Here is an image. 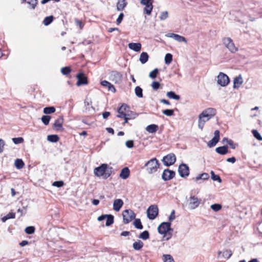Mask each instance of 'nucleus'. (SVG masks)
Here are the masks:
<instances>
[{
  "label": "nucleus",
  "mask_w": 262,
  "mask_h": 262,
  "mask_svg": "<svg viewBox=\"0 0 262 262\" xmlns=\"http://www.w3.org/2000/svg\"><path fill=\"white\" fill-rule=\"evenodd\" d=\"M165 36L168 37L172 38L174 40H176L177 41L180 42H184L185 43L187 42L186 39L184 37L181 36L180 35L177 34L172 33H167L165 35Z\"/></svg>",
  "instance_id": "obj_15"
},
{
  "label": "nucleus",
  "mask_w": 262,
  "mask_h": 262,
  "mask_svg": "<svg viewBox=\"0 0 262 262\" xmlns=\"http://www.w3.org/2000/svg\"><path fill=\"white\" fill-rule=\"evenodd\" d=\"M27 3L31 5L32 9H34L37 4V0H29Z\"/></svg>",
  "instance_id": "obj_54"
},
{
  "label": "nucleus",
  "mask_w": 262,
  "mask_h": 262,
  "mask_svg": "<svg viewBox=\"0 0 262 262\" xmlns=\"http://www.w3.org/2000/svg\"><path fill=\"white\" fill-rule=\"evenodd\" d=\"M53 20V16H50L46 17L43 21V23L45 26L50 25Z\"/></svg>",
  "instance_id": "obj_41"
},
{
  "label": "nucleus",
  "mask_w": 262,
  "mask_h": 262,
  "mask_svg": "<svg viewBox=\"0 0 262 262\" xmlns=\"http://www.w3.org/2000/svg\"><path fill=\"white\" fill-rule=\"evenodd\" d=\"M76 25L79 27L80 29H81L83 28V25L81 21L76 19Z\"/></svg>",
  "instance_id": "obj_64"
},
{
  "label": "nucleus",
  "mask_w": 262,
  "mask_h": 262,
  "mask_svg": "<svg viewBox=\"0 0 262 262\" xmlns=\"http://www.w3.org/2000/svg\"><path fill=\"white\" fill-rule=\"evenodd\" d=\"M159 163L156 158H152L149 160L145 164L146 167V171L149 174L156 172L159 167Z\"/></svg>",
  "instance_id": "obj_4"
},
{
  "label": "nucleus",
  "mask_w": 262,
  "mask_h": 262,
  "mask_svg": "<svg viewBox=\"0 0 262 262\" xmlns=\"http://www.w3.org/2000/svg\"><path fill=\"white\" fill-rule=\"evenodd\" d=\"M51 117L48 115H44L41 117V121L45 125H48L49 123Z\"/></svg>",
  "instance_id": "obj_43"
},
{
  "label": "nucleus",
  "mask_w": 262,
  "mask_h": 262,
  "mask_svg": "<svg viewBox=\"0 0 262 262\" xmlns=\"http://www.w3.org/2000/svg\"><path fill=\"white\" fill-rule=\"evenodd\" d=\"M209 178V176L207 173H203L201 174L198 175L194 179L195 181H198L200 180H208Z\"/></svg>",
  "instance_id": "obj_30"
},
{
  "label": "nucleus",
  "mask_w": 262,
  "mask_h": 262,
  "mask_svg": "<svg viewBox=\"0 0 262 262\" xmlns=\"http://www.w3.org/2000/svg\"><path fill=\"white\" fill-rule=\"evenodd\" d=\"M211 179L213 181H217L221 183L222 182V180L218 175L215 174L214 172L213 171H211Z\"/></svg>",
  "instance_id": "obj_47"
},
{
  "label": "nucleus",
  "mask_w": 262,
  "mask_h": 262,
  "mask_svg": "<svg viewBox=\"0 0 262 262\" xmlns=\"http://www.w3.org/2000/svg\"><path fill=\"white\" fill-rule=\"evenodd\" d=\"M216 114V110L209 107L204 110L199 116L198 127L203 129L205 123Z\"/></svg>",
  "instance_id": "obj_1"
},
{
  "label": "nucleus",
  "mask_w": 262,
  "mask_h": 262,
  "mask_svg": "<svg viewBox=\"0 0 262 262\" xmlns=\"http://www.w3.org/2000/svg\"><path fill=\"white\" fill-rule=\"evenodd\" d=\"M6 216L7 217V219H14L15 217V214L14 213H12V212L9 213Z\"/></svg>",
  "instance_id": "obj_61"
},
{
  "label": "nucleus",
  "mask_w": 262,
  "mask_h": 262,
  "mask_svg": "<svg viewBox=\"0 0 262 262\" xmlns=\"http://www.w3.org/2000/svg\"><path fill=\"white\" fill-rule=\"evenodd\" d=\"M243 82L242 77L241 75L236 77L233 80V88H238Z\"/></svg>",
  "instance_id": "obj_20"
},
{
  "label": "nucleus",
  "mask_w": 262,
  "mask_h": 262,
  "mask_svg": "<svg viewBox=\"0 0 262 262\" xmlns=\"http://www.w3.org/2000/svg\"><path fill=\"white\" fill-rule=\"evenodd\" d=\"M5 142L3 140L0 139V153L3 151Z\"/></svg>",
  "instance_id": "obj_60"
},
{
  "label": "nucleus",
  "mask_w": 262,
  "mask_h": 262,
  "mask_svg": "<svg viewBox=\"0 0 262 262\" xmlns=\"http://www.w3.org/2000/svg\"><path fill=\"white\" fill-rule=\"evenodd\" d=\"M163 257L164 262H174L172 257L169 254H164Z\"/></svg>",
  "instance_id": "obj_40"
},
{
  "label": "nucleus",
  "mask_w": 262,
  "mask_h": 262,
  "mask_svg": "<svg viewBox=\"0 0 262 262\" xmlns=\"http://www.w3.org/2000/svg\"><path fill=\"white\" fill-rule=\"evenodd\" d=\"M12 140L15 144H19L24 141V139L21 137L14 138Z\"/></svg>",
  "instance_id": "obj_53"
},
{
  "label": "nucleus",
  "mask_w": 262,
  "mask_h": 262,
  "mask_svg": "<svg viewBox=\"0 0 262 262\" xmlns=\"http://www.w3.org/2000/svg\"><path fill=\"white\" fill-rule=\"evenodd\" d=\"M148 55L146 52H142L140 54L139 60L142 64L145 63L148 60Z\"/></svg>",
  "instance_id": "obj_27"
},
{
  "label": "nucleus",
  "mask_w": 262,
  "mask_h": 262,
  "mask_svg": "<svg viewBox=\"0 0 262 262\" xmlns=\"http://www.w3.org/2000/svg\"><path fill=\"white\" fill-rule=\"evenodd\" d=\"M160 83L157 81H154L151 84V86L154 90H158L160 87Z\"/></svg>",
  "instance_id": "obj_55"
},
{
  "label": "nucleus",
  "mask_w": 262,
  "mask_h": 262,
  "mask_svg": "<svg viewBox=\"0 0 262 262\" xmlns=\"http://www.w3.org/2000/svg\"><path fill=\"white\" fill-rule=\"evenodd\" d=\"M135 92L136 96L139 98L143 97V90L139 86H137L135 88Z\"/></svg>",
  "instance_id": "obj_35"
},
{
  "label": "nucleus",
  "mask_w": 262,
  "mask_h": 262,
  "mask_svg": "<svg viewBox=\"0 0 262 262\" xmlns=\"http://www.w3.org/2000/svg\"><path fill=\"white\" fill-rule=\"evenodd\" d=\"M14 165L17 169H20L24 167L25 164L21 159H17L15 161Z\"/></svg>",
  "instance_id": "obj_29"
},
{
  "label": "nucleus",
  "mask_w": 262,
  "mask_h": 262,
  "mask_svg": "<svg viewBox=\"0 0 262 262\" xmlns=\"http://www.w3.org/2000/svg\"><path fill=\"white\" fill-rule=\"evenodd\" d=\"M124 14L123 13H121L116 20V23L118 25H119L123 20Z\"/></svg>",
  "instance_id": "obj_58"
},
{
  "label": "nucleus",
  "mask_w": 262,
  "mask_h": 262,
  "mask_svg": "<svg viewBox=\"0 0 262 262\" xmlns=\"http://www.w3.org/2000/svg\"><path fill=\"white\" fill-rule=\"evenodd\" d=\"M178 172L181 177L185 178L189 174V167L185 164H181L179 167Z\"/></svg>",
  "instance_id": "obj_11"
},
{
  "label": "nucleus",
  "mask_w": 262,
  "mask_h": 262,
  "mask_svg": "<svg viewBox=\"0 0 262 262\" xmlns=\"http://www.w3.org/2000/svg\"><path fill=\"white\" fill-rule=\"evenodd\" d=\"M112 167H108L106 164H102L100 166L96 167L94 170V173L97 177L104 176L108 178L112 172Z\"/></svg>",
  "instance_id": "obj_3"
},
{
  "label": "nucleus",
  "mask_w": 262,
  "mask_h": 262,
  "mask_svg": "<svg viewBox=\"0 0 262 262\" xmlns=\"http://www.w3.org/2000/svg\"><path fill=\"white\" fill-rule=\"evenodd\" d=\"M145 7L143 9V12L144 14H146L148 15H150L153 9V5L152 4H150L148 5H144Z\"/></svg>",
  "instance_id": "obj_26"
},
{
  "label": "nucleus",
  "mask_w": 262,
  "mask_h": 262,
  "mask_svg": "<svg viewBox=\"0 0 262 262\" xmlns=\"http://www.w3.org/2000/svg\"><path fill=\"white\" fill-rule=\"evenodd\" d=\"M101 84L104 87L107 88L108 91H112L113 92H115L116 91V89L114 86L106 80L102 81Z\"/></svg>",
  "instance_id": "obj_22"
},
{
  "label": "nucleus",
  "mask_w": 262,
  "mask_h": 262,
  "mask_svg": "<svg viewBox=\"0 0 262 262\" xmlns=\"http://www.w3.org/2000/svg\"><path fill=\"white\" fill-rule=\"evenodd\" d=\"M159 127L156 124H150L146 126V130L149 133H155L158 130Z\"/></svg>",
  "instance_id": "obj_23"
},
{
  "label": "nucleus",
  "mask_w": 262,
  "mask_h": 262,
  "mask_svg": "<svg viewBox=\"0 0 262 262\" xmlns=\"http://www.w3.org/2000/svg\"><path fill=\"white\" fill-rule=\"evenodd\" d=\"M176 158L173 154H170L164 156L162 159L164 164L167 166H170L174 163Z\"/></svg>",
  "instance_id": "obj_10"
},
{
  "label": "nucleus",
  "mask_w": 262,
  "mask_h": 262,
  "mask_svg": "<svg viewBox=\"0 0 262 262\" xmlns=\"http://www.w3.org/2000/svg\"><path fill=\"white\" fill-rule=\"evenodd\" d=\"M214 137L208 143V146L209 147L214 146L217 143L219 142L220 139V132L218 130H216L214 133Z\"/></svg>",
  "instance_id": "obj_13"
},
{
  "label": "nucleus",
  "mask_w": 262,
  "mask_h": 262,
  "mask_svg": "<svg viewBox=\"0 0 262 262\" xmlns=\"http://www.w3.org/2000/svg\"><path fill=\"white\" fill-rule=\"evenodd\" d=\"M141 4L142 5H149L150 4H152V0H141L140 1Z\"/></svg>",
  "instance_id": "obj_59"
},
{
  "label": "nucleus",
  "mask_w": 262,
  "mask_h": 262,
  "mask_svg": "<svg viewBox=\"0 0 262 262\" xmlns=\"http://www.w3.org/2000/svg\"><path fill=\"white\" fill-rule=\"evenodd\" d=\"M158 214V208L157 206L151 205L147 210V217L150 220H154Z\"/></svg>",
  "instance_id": "obj_9"
},
{
  "label": "nucleus",
  "mask_w": 262,
  "mask_h": 262,
  "mask_svg": "<svg viewBox=\"0 0 262 262\" xmlns=\"http://www.w3.org/2000/svg\"><path fill=\"white\" fill-rule=\"evenodd\" d=\"M130 174V171L128 167H125L123 168L120 173V177L122 179L125 180L128 178Z\"/></svg>",
  "instance_id": "obj_19"
},
{
  "label": "nucleus",
  "mask_w": 262,
  "mask_h": 262,
  "mask_svg": "<svg viewBox=\"0 0 262 262\" xmlns=\"http://www.w3.org/2000/svg\"><path fill=\"white\" fill-rule=\"evenodd\" d=\"M252 134L254 137L259 141H262V137L256 130H253Z\"/></svg>",
  "instance_id": "obj_50"
},
{
  "label": "nucleus",
  "mask_w": 262,
  "mask_h": 262,
  "mask_svg": "<svg viewBox=\"0 0 262 262\" xmlns=\"http://www.w3.org/2000/svg\"><path fill=\"white\" fill-rule=\"evenodd\" d=\"M35 227L33 226H29L26 228L25 231L26 233L28 234H31L34 233L35 232Z\"/></svg>",
  "instance_id": "obj_44"
},
{
  "label": "nucleus",
  "mask_w": 262,
  "mask_h": 262,
  "mask_svg": "<svg viewBox=\"0 0 262 262\" xmlns=\"http://www.w3.org/2000/svg\"><path fill=\"white\" fill-rule=\"evenodd\" d=\"M77 85L80 86L81 85L87 84V78L85 77L83 74L79 73L77 75Z\"/></svg>",
  "instance_id": "obj_16"
},
{
  "label": "nucleus",
  "mask_w": 262,
  "mask_h": 262,
  "mask_svg": "<svg viewBox=\"0 0 262 262\" xmlns=\"http://www.w3.org/2000/svg\"><path fill=\"white\" fill-rule=\"evenodd\" d=\"M171 223L169 222H163L158 227V232L161 234H163L164 240L169 239L172 234L173 229L170 228Z\"/></svg>",
  "instance_id": "obj_2"
},
{
  "label": "nucleus",
  "mask_w": 262,
  "mask_h": 262,
  "mask_svg": "<svg viewBox=\"0 0 262 262\" xmlns=\"http://www.w3.org/2000/svg\"><path fill=\"white\" fill-rule=\"evenodd\" d=\"M107 216V214H103L100 216H99L98 217V220L99 221H102L105 219H106V217Z\"/></svg>",
  "instance_id": "obj_62"
},
{
  "label": "nucleus",
  "mask_w": 262,
  "mask_h": 262,
  "mask_svg": "<svg viewBox=\"0 0 262 262\" xmlns=\"http://www.w3.org/2000/svg\"><path fill=\"white\" fill-rule=\"evenodd\" d=\"M43 112L46 114H50L55 112V108L53 106L46 107Z\"/></svg>",
  "instance_id": "obj_34"
},
{
  "label": "nucleus",
  "mask_w": 262,
  "mask_h": 262,
  "mask_svg": "<svg viewBox=\"0 0 262 262\" xmlns=\"http://www.w3.org/2000/svg\"><path fill=\"white\" fill-rule=\"evenodd\" d=\"M232 255V253L230 250H226L223 252V256L224 258H229Z\"/></svg>",
  "instance_id": "obj_45"
},
{
  "label": "nucleus",
  "mask_w": 262,
  "mask_h": 262,
  "mask_svg": "<svg viewBox=\"0 0 262 262\" xmlns=\"http://www.w3.org/2000/svg\"><path fill=\"white\" fill-rule=\"evenodd\" d=\"M163 114L167 116H171L174 115V111L173 110L167 109L163 110Z\"/></svg>",
  "instance_id": "obj_48"
},
{
  "label": "nucleus",
  "mask_w": 262,
  "mask_h": 262,
  "mask_svg": "<svg viewBox=\"0 0 262 262\" xmlns=\"http://www.w3.org/2000/svg\"><path fill=\"white\" fill-rule=\"evenodd\" d=\"M229 78L225 74L220 72L217 76V83L222 86H225L229 83Z\"/></svg>",
  "instance_id": "obj_8"
},
{
  "label": "nucleus",
  "mask_w": 262,
  "mask_h": 262,
  "mask_svg": "<svg viewBox=\"0 0 262 262\" xmlns=\"http://www.w3.org/2000/svg\"><path fill=\"white\" fill-rule=\"evenodd\" d=\"M128 47L130 49L136 52H139L141 49V44L140 43H129Z\"/></svg>",
  "instance_id": "obj_21"
},
{
  "label": "nucleus",
  "mask_w": 262,
  "mask_h": 262,
  "mask_svg": "<svg viewBox=\"0 0 262 262\" xmlns=\"http://www.w3.org/2000/svg\"><path fill=\"white\" fill-rule=\"evenodd\" d=\"M127 3L125 0H118L117 9L118 11H122L126 7Z\"/></svg>",
  "instance_id": "obj_24"
},
{
  "label": "nucleus",
  "mask_w": 262,
  "mask_h": 262,
  "mask_svg": "<svg viewBox=\"0 0 262 262\" xmlns=\"http://www.w3.org/2000/svg\"><path fill=\"white\" fill-rule=\"evenodd\" d=\"M223 42L224 45L231 52L234 53L237 51V48L235 47L231 38L225 37L223 39Z\"/></svg>",
  "instance_id": "obj_7"
},
{
  "label": "nucleus",
  "mask_w": 262,
  "mask_h": 262,
  "mask_svg": "<svg viewBox=\"0 0 262 262\" xmlns=\"http://www.w3.org/2000/svg\"><path fill=\"white\" fill-rule=\"evenodd\" d=\"M172 60V55L170 53H167L165 56V62L166 64H169L171 63Z\"/></svg>",
  "instance_id": "obj_42"
},
{
  "label": "nucleus",
  "mask_w": 262,
  "mask_h": 262,
  "mask_svg": "<svg viewBox=\"0 0 262 262\" xmlns=\"http://www.w3.org/2000/svg\"><path fill=\"white\" fill-rule=\"evenodd\" d=\"M174 210H173L171 212V214H170V216L169 217V220L170 221H171L175 219V216H174Z\"/></svg>",
  "instance_id": "obj_63"
},
{
  "label": "nucleus",
  "mask_w": 262,
  "mask_h": 262,
  "mask_svg": "<svg viewBox=\"0 0 262 262\" xmlns=\"http://www.w3.org/2000/svg\"><path fill=\"white\" fill-rule=\"evenodd\" d=\"M222 143L224 144H227L230 145L233 149H235L236 147V145L233 144V142L231 139H228L227 138H224L222 140Z\"/></svg>",
  "instance_id": "obj_31"
},
{
  "label": "nucleus",
  "mask_w": 262,
  "mask_h": 262,
  "mask_svg": "<svg viewBox=\"0 0 262 262\" xmlns=\"http://www.w3.org/2000/svg\"><path fill=\"white\" fill-rule=\"evenodd\" d=\"M143 245L144 244L142 241L138 240L133 244V247L135 250H139L143 247Z\"/></svg>",
  "instance_id": "obj_28"
},
{
  "label": "nucleus",
  "mask_w": 262,
  "mask_h": 262,
  "mask_svg": "<svg viewBox=\"0 0 262 262\" xmlns=\"http://www.w3.org/2000/svg\"><path fill=\"white\" fill-rule=\"evenodd\" d=\"M168 17V12L167 11H163L160 13V19L164 20Z\"/></svg>",
  "instance_id": "obj_46"
},
{
  "label": "nucleus",
  "mask_w": 262,
  "mask_h": 262,
  "mask_svg": "<svg viewBox=\"0 0 262 262\" xmlns=\"http://www.w3.org/2000/svg\"><path fill=\"white\" fill-rule=\"evenodd\" d=\"M123 205V202L121 199H118L114 200L113 203V209L116 211H120Z\"/></svg>",
  "instance_id": "obj_17"
},
{
  "label": "nucleus",
  "mask_w": 262,
  "mask_h": 262,
  "mask_svg": "<svg viewBox=\"0 0 262 262\" xmlns=\"http://www.w3.org/2000/svg\"><path fill=\"white\" fill-rule=\"evenodd\" d=\"M211 208L214 211H218L222 208V206L219 204H214L211 206Z\"/></svg>",
  "instance_id": "obj_52"
},
{
  "label": "nucleus",
  "mask_w": 262,
  "mask_h": 262,
  "mask_svg": "<svg viewBox=\"0 0 262 262\" xmlns=\"http://www.w3.org/2000/svg\"><path fill=\"white\" fill-rule=\"evenodd\" d=\"M71 70L69 67H66L61 69V72L63 75H67L71 72Z\"/></svg>",
  "instance_id": "obj_51"
},
{
  "label": "nucleus",
  "mask_w": 262,
  "mask_h": 262,
  "mask_svg": "<svg viewBox=\"0 0 262 262\" xmlns=\"http://www.w3.org/2000/svg\"><path fill=\"white\" fill-rule=\"evenodd\" d=\"M215 151L220 155H224L228 152V148L226 146H220L216 148Z\"/></svg>",
  "instance_id": "obj_25"
},
{
  "label": "nucleus",
  "mask_w": 262,
  "mask_h": 262,
  "mask_svg": "<svg viewBox=\"0 0 262 262\" xmlns=\"http://www.w3.org/2000/svg\"><path fill=\"white\" fill-rule=\"evenodd\" d=\"M106 222L105 223V225L106 226H109L111 225L114 223V216L112 215H107L106 217Z\"/></svg>",
  "instance_id": "obj_38"
},
{
  "label": "nucleus",
  "mask_w": 262,
  "mask_h": 262,
  "mask_svg": "<svg viewBox=\"0 0 262 262\" xmlns=\"http://www.w3.org/2000/svg\"><path fill=\"white\" fill-rule=\"evenodd\" d=\"M122 215L123 217V222L124 224H128L133 219H135L136 214L130 209L125 210L123 211Z\"/></svg>",
  "instance_id": "obj_6"
},
{
  "label": "nucleus",
  "mask_w": 262,
  "mask_h": 262,
  "mask_svg": "<svg viewBox=\"0 0 262 262\" xmlns=\"http://www.w3.org/2000/svg\"><path fill=\"white\" fill-rule=\"evenodd\" d=\"M187 202L189 208L191 210H193L199 207L201 203V200L191 194L190 197L187 200Z\"/></svg>",
  "instance_id": "obj_5"
},
{
  "label": "nucleus",
  "mask_w": 262,
  "mask_h": 262,
  "mask_svg": "<svg viewBox=\"0 0 262 262\" xmlns=\"http://www.w3.org/2000/svg\"><path fill=\"white\" fill-rule=\"evenodd\" d=\"M149 237V232L147 231H144L140 234L139 237L143 240L147 239Z\"/></svg>",
  "instance_id": "obj_39"
},
{
  "label": "nucleus",
  "mask_w": 262,
  "mask_h": 262,
  "mask_svg": "<svg viewBox=\"0 0 262 262\" xmlns=\"http://www.w3.org/2000/svg\"><path fill=\"white\" fill-rule=\"evenodd\" d=\"M128 109V106L125 104H122L118 109V112L119 114H126V110Z\"/></svg>",
  "instance_id": "obj_36"
},
{
  "label": "nucleus",
  "mask_w": 262,
  "mask_h": 262,
  "mask_svg": "<svg viewBox=\"0 0 262 262\" xmlns=\"http://www.w3.org/2000/svg\"><path fill=\"white\" fill-rule=\"evenodd\" d=\"M135 227L139 229H143V226L142 225L141 222L139 219H136L133 223Z\"/></svg>",
  "instance_id": "obj_37"
},
{
  "label": "nucleus",
  "mask_w": 262,
  "mask_h": 262,
  "mask_svg": "<svg viewBox=\"0 0 262 262\" xmlns=\"http://www.w3.org/2000/svg\"><path fill=\"white\" fill-rule=\"evenodd\" d=\"M111 79L116 83H119L122 80V75L117 71H113L111 73Z\"/></svg>",
  "instance_id": "obj_14"
},
{
  "label": "nucleus",
  "mask_w": 262,
  "mask_h": 262,
  "mask_svg": "<svg viewBox=\"0 0 262 262\" xmlns=\"http://www.w3.org/2000/svg\"><path fill=\"white\" fill-rule=\"evenodd\" d=\"M64 183L63 181H55L53 183V186L57 187H60L63 185Z\"/></svg>",
  "instance_id": "obj_56"
},
{
  "label": "nucleus",
  "mask_w": 262,
  "mask_h": 262,
  "mask_svg": "<svg viewBox=\"0 0 262 262\" xmlns=\"http://www.w3.org/2000/svg\"><path fill=\"white\" fill-rule=\"evenodd\" d=\"M47 140L51 142H56L59 140V137L56 135H49L47 137Z\"/></svg>",
  "instance_id": "obj_33"
},
{
  "label": "nucleus",
  "mask_w": 262,
  "mask_h": 262,
  "mask_svg": "<svg viewBox=\"0 0 262 262\" xmlns=\"http://www.w3.org/2000/svg\"><path fill=\"white\" fill-rule=\"evenodd\" d=\"M166 96L170 99H173L177 100H178L180 99V97L179 95H176L174 92L172 91L167 92Z\"/></svg>",
  "instance_id": "obj_32"
},
{
  "label": "nucleus",
  "mask_w": 262,
  "mask_h": 262,
  "mask_svg": "<svg viewBox=\"0 0 262 262\" xmlns=\"http://www.w3.org/2000/svg\"><path fill=\"white\" fill-rule=\"evenodd\" d=\"M158 72L159 71L158 69H154L153 71L150 72L149 74V77L152 79H155L157 77Z\"/></svg>",
  "instance_id": "obj_49"
},
{
  "label": "nucleus",
  "mask_w": 262,
  "mask_h": 262,
  "mask_svg": "<svg viewBox=\"0 0 262 262\" xmlns=\"http://www.w3.org/2000/svg\"><path fill=\"white\" fill-rule=\"evenodd\" d=\"M175 176L174 171L168 169H165L163 172L162 178L164 181H168L172 179Z\"/></svg>",
  "instance_id": "obj_12"
},
{
  "label": "nucleus",
  "mask_w": 262,
  "mask_h": 262,
  "mask_svg": "<svg viewBox=\"0 0 262 262\" xmlns=\"http://www.w3.org/2000/svg\"><path fill=\"white\" fill-rule=\"evenodd\" d=\"M63 122V119L62 117H59L57 119L54 123V126L57 130H62V124Z\"/></svg>",
  "instance_id": "obj_18"
},
{
  "label": "nucleus",
  "mask_w": 262,
  "mask_h": 262,
  "mask_svg": "<svg viewBox=\"0 0 262 262\" xmlns=\"http://www.w3.org/2000/svg\"><path fill=\"white\" fill-rule=\"evenodd\" d=\"M125 145L128 148H132L134 147V144L133 140H128L125 142Z\"/></svg>",
  "instance_id": "obj_57"
}]
</instances>
